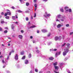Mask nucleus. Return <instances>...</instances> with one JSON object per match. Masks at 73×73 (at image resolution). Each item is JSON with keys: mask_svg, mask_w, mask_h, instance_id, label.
<instances>
[{"mask_svg": "<svg viewBox=\"0 0 73 73\" xmlns=\"http://www.w3.org/2000/svg\"><path fill=\"white\" fill-rule=\"evenodd\" d=\"M55 70H58V66H54Z\"/></svg>", "mask_w": 73, "mask_h": 73, "instance_id": "nucleus-1", "label": "nucleus"}, {"mask_svg": "<svg viewBox=\"0 0 73 73\" xmlns=\"http://www.w3.org/2000/svg\"><path fill=\"white\" fill-rule=\"evenodd\" d=\"M64 51L66 52H67V53H68V52H69V49H68V48H65L64 49Z\"/></svg>", "mask_w": 73, "mask_h": 73, "instance_id": "nucleus-2", "label": "nucleus"}, {"mask_svg": "<svg viewBox=\"0 0 73 73\" xmlns=\"http://www.w3.org/2000/svg\"><path fill=\"white\" fill-rule=\"evenodd\" d=\"M15 59L17 60H18V54H16L15 56Z\"/></svg>", "mask_w": 73, "mask_h": 73, "instance_id": "nucleus-3", "label": "nucleus"}, {"mask_svg": "<svg viewBox=\"0 0 73 73\" xmlns=\"http://www.w3.org/2000/svg\"><path fill=\"white\" fill-rule=\"evenodd\" d=\"M61 51H60L58 52H56V54L55 55L56 56H57L58 55H60V54H61Z\"/></svg>", "mask_w": 73, "mask_h": 73, "instance_id": "nucleus-4", "label": "nucleus"}, {"mask_svg": "<svg viewBox=\"0 0 73 73\" xmlns=\"http://www.w3.org/2000/svg\"><path fill=\"white\" fill-rule=\"evenodd\" d=\"M67 53L66 52H65V51H64L63 52V56H65L66 55V54H67Z\"/></svg>", "mask_w": 73, "mask_h": 73, "instance_id": "nucleus-5", "label": "nucleus"}, {"mask_svg": "<svg viewBox=\"0 0 73 73\" xmlns=\"http://www.w3.org/2000/svg\"><path fill=\"white\" fill-rule=\"evenodd\" d=\"M42 32H43V33H45V32H47V30L43 29L42 30Z\"/></svg>", "mask_w": 73, "mask_h": 73, "instance_id": "nucleus-6", "label": "nucleus"}, {"mask_svg": "<svg viewBox=\"0 0 73 73\" xmlns=\"http://www.w3.org/2000/svg\"><path fill=\"white\" fill-rule=\"evenodd\" d=\"M29 62V61H28V60H25V64H28Z\"/></svg>", "mask_w": 73, "mask_h": 73, "instance_id": "nucleus-7", "label": "nucleus"}, {"mask_svg": "<svg viewBox=\"0 0 73 73\" xmlns=\"http://www.w3.org/2000/svg\"><path fill=\"white\" fill-rule=\"evenodd\" d=\"M61 26H62V25H61L59 24L57 26V27L58 28H60Z\"/></svg>", "mask_w": 73, "mask_h": 73, "instance_id": "nucleus-8", "label": "nucleus"}, {"mask_svg": "<svg viewBox=\"0 0 73 73\" xmlns=\"http://www.w3.org/2000/svg\"><path fill=\"white\" fill-rule=\"evenodd\" d=\"M18 37L21 39H22L23 38V36L21 35H19L18 36Z\"/></svg>", "mask_w": 73, "mask_h": 73, "instance_id": "nucleus-9", "label": "nucleus"}, {"mask_svg": "<svg viewBox=\"0 0 73 73\" xmlns=\"http://www.w3.org/2000/svg\"><path fill=\"white\" fill-rule=\"evenodd\" d=\"M58 40V37L56 36L55 37V41H57Z\"/></svg>", "mask_w": 73, "mask_h": 73, "instance_id": "nucleus-10", "label": "nucleus"}, {"mask_svg": "<svg viewBox=\"0 0 73 73\" xmlns=\"http://www.w3.org/2000/svg\"><path fill=\"white\" fill-rule=\"evenodd\" d=\"M7 13L9 15H11V13L10 12L7 11Z\"/></svg>", "mask_w": 73, "mask_h": 73, "instance_id": "nucleus-11", "label": "nucleus"}, {"mask_svg": "<svg viewBox=\"0 0 73 73\" xmlns=\"http://www.w3.org/2000/svg\"><path fill=\"white\" fill-rule=\"evenodd\" d=\"M53 59H54V58H53V57L49 58V60H53Z\"/></svg>", "mask_w": 73, "mask_h": 73, "instance_id": "nucleus-12", "label": "nucleus"}, {"mask_svg": "<svg viewBox=\"0 0 73 73\" xmlns=\"http://www.w3.org/2000/svg\"><path fill=\"white\" fill-rule=\"evenodd\" d=\"M53 65L54 66H56V65H57V62H55V63H54L53 64Z\"/></svg>", "mask_w": 73, "mask_h": 73, "instance_id": "nucleus-13", "label": "nucleus"}, {"mask_svg": "<svg viewBox=\"0 0 73 73\" xmlns=\"http://www.w3.org/2000/svg\"><path fill=\"white\" fill-rule=\"evenodd\" d=\"M32 56V55H31V54L30 53L29 55V58H31V57Z\"/></svg>", "mask_w": 73, "mask_h": 73, "instance_id": "nucleus-14", "label": "nucleus"}, {"mask_svg": "<svg viewBox=\"0 0 73 73\" xmlns=\"http://www.w3.org/2000/svg\"><path fill=\"white\" fill-rule=\"evenodd\" d=\"M25 57H26V56L25 55L24 56H23L22 58V60H24V59H25Z\"/></svg>", "mask_w": 73, "mask_h": 73, "instance_id": "nucleus-15", "label": "nucleus"}, {"mask_svg": "<svg viewBox=\"0 0 73 73\" xmlns=\"http://www.w3.org/2000/svg\"><path fill=\"white\" fill-rule=\"evenodd\" d=\"M58 18H59V19H60L61 18V15L59 14L57 15Z\"/></svg>", "mask_w": 73, "mask_h": 73, "instance_id": "nucleus-16", "label": "nucleus"}, {"mask_svg": "<svg viewBox=\"0 0 73 73\" xmlns=\"http://www.w3.org/2000/svg\"><path fill=\"white\" fill-rule=\"evenodd\" d=\"M11 26H12L11 27V29H13L15 28V27L13 26V25H12Z\"/></svg>", "mask_w": 73, "mask_h": 73, "instance_id": "nucleus-17", "label": "nucleus"}, {"mask_svg": "<svg viewBox=\"0 0 73 73\" xmlns=\"http://www.w3.org/2000/svg\"><path fill=\"white\" fill-rule=\"evenodd\" d=\"M17 12H18L19 13H22V12H23V11L20 10H17Z\"/></svg>", "mask_w": 73, "mask_h": 73, "instance_id": "nucleus-18", "label": "nucleus"}, {"mask_svg": "<svg viewBox=\"0 0 73 73\" xmlns=\"http://www.w3.org/2000/svg\"><path fill=\"white\" fill-rule=\"evenodd\" d=\"M50 33H49L47 35V36L48 37H49V36H50Z\"/></svg>", "mask_w": 73, "mask_h": 73, "instance_id": "nucleus-19", "label": "nucleus"}, {"mask_svg": "<svg viewBox=\"0 0 73 73\" xmlns=\"http://www.w3.org/2000/svg\"><path fill=\"white\" fill-rule=\"evenodd\" d=\"M5 18L6 19H9V16H7L5 17Z\"/></svg>", "mask_w": 73, "mask_h": 73, "instance_id": "nucleus-20", "label": "nucleus"}, {"mask_svg": "<svg viewBox=\"0 0 73 73\" xmlns=\"http://www.w3.org/2000/svg\"><path fill=\"white\" fill-rule=\"evenodd\" d=\"M26 6H28V5H29V3H27L26 4Z\"/></svg>", "mask_w": 73, "mask_h": 73, "instance_id": "nucleus-21", "label": "nucleus"}, {"mask_svg": "<svg viewBox=\"0 0 73 73\" xmlns=\"http://www.w3.org/2000/svg\"><path fill=\"white\" fill-rule=\"evenodd\" d=\"M47 17H49L50 16V14H48L47 15Z\"/></svg>", "mask_w": 73, "mask_h": 73, "instance_id": "nucleus-22", "label": "nucleus"}, {"mask_svg": "<svg viewBox=\"0 0 73 73\" xmlns=\"http://www.w3.org/2000/svg\"><path fill=\"white\" fill-rule=\"evenodd\" d=\"M66 44V43H64L62 45V46L63 47V46H64Z\"/></svg>", "mask_w": 73, "mask_h": 73, "instance_id": "nucleus-23", "label": "nucleus"}, {"mask_svg": "<svg viewBox=\"0 0 73 73\" xmlns=\"http://www.w3.org/2000/svg\"><path fill=\"white\" fill-rule=\"evenodd\" d=\"M60 66H62L63 65V64L62 63H60Z\"/></svg>", "mask_w": 73, "mask_h": 73, "instance_id": "nucleus-24", "label": "nucleus"}, {"mask_svg": "<svg viewBox=\"0 0 73 73\" xmlns=\"http://www.w3.org/2000/svg\"><path fill=\"white\" fill-rule=\"evenodd\" d=\"M12 18L13 19V20H15V16H12Z\"/></svg>", "mask_w": 73, "mask_h": 73, "instance_id": "nucleus-25", "label": "nucleus"}, {"mask_svg": "<svg viewBox=\"0 0 73 73\" xmlns=\"http://www.w3.org/2000/svg\"><path fill=\"white\" fill-rule=\"evenodd\" d=\"M8 32V31L7 30H5L4 31V33H7Z\"/></svg>", "mask_w": 73, "mask_h": 73, "instance_id": "nucleus-26", "label": "nucleus"}, {"mask_svg": "<svg viewBox=\"0 0 73 73\" xmlns=\"http://www.w3.org/2000/svg\"><path fill=\"white\" fill-rule=\"evenodd\" d=\"M1 24H3L4 23V21H2L1 22Z\"/></svg>", "mask_w": 73, "mask_h": 73, "instance_id": "nucleus-27", "label": "nucleus"}, {"mask_svg": "<svg viewBox=\"0 0 73 73\" xmlns=\"http://www.w3.org/2000/svg\"><path fill=\"white\" fill-rule=\"evenodd\" d=\"M60 11H61V12H64V10L62 8H61L60 9Z\"/></svg>", "mask_w": 73, "mask_h": 73, "instance_id": "nucleus-28", "label": "nucleus"}, {"mask_svg": "<svg viewBox=\"0 0 73 73\" xmlns=\"http://www.w3.org/2000/svg\"><path fill=\"white\" fill-rule=\"evenodd\" d=\"M36 52H37V53H39L40 51H39V50H36Z\"/></svg>", "mask_w": 73, "mask_h": 73, "instance_id": "nucleus-29", "label": "nucleus"}, {"mask_svg": "<svg viewBox=\"0 0 73 73\" xmlns=\"http://www.w3.org/2000/svg\"><path fill=\"white\" fill-rule=\"evenodd\" d=\"M26 20L27 21H28V20H29V19H28V17H27L26 18Z\"/></svg>", "mask_w": 73, "mask_h": 73, "instance_id": "nucleus-30", "label": "nucleus"}, {"mask_svg": "<svg viewBox=\"0 0 73 73\" xmlns=\"http://www.w3.org/2000/svg\"><path fill=\"white\" fill-rule=\"evenodd\" d=\"M66 27H69V24H67L66 25Z\"/></svg>", "mask_w": 73, "mask_h": 73, "instance_id": "nucleus-31", "label": "nucleus"}, {"mask_svg": "<svg viewBox=\"0 0 73 73\" xmlns=\"http://www.w3.org/2000/svg\"><path fill=\"white\" fill-rule=\"evenodd\" d=\"M66 45H67V46H68V47L70 45V44L68 43V44H67Z\"/></svg>", "mask_w": 73, "mask_h": 73, "instance_id": "nucleus-32", "label": "nucleus"}, {"mask_svg": "<svg viewBox=\"0 0 73 73\" xmlns=\"http://www.w3.org/2000/svg\"><path fill=\"white\" fill-rule=\"evenodd\" d=\"M21 55H23L24 54V52H21Z\"/></svg>", "mask_w": 73, "mask_h": 73, "instance_id": "nucleus-33", "label": "nucleus"}, {"mask_svg": "<svg viewBox=\"0 0 73 73\" xmlns=\"http://www.w3.org/2000/svg\"><path fill=\"white\" fill-rule=\"evenodd\" d=\"M8 15V13H5V16H7Z\"/></svg>", "mask_w": 73, "mask_h": 73, "instance_id": "nucleus-34", "label": "nucleus"}, {"mask_svg": "<svg viewBox=\"0 0 73 73\" xmlns=\"http://www.w3.org/2000/svg\"><path fill=\"white\" fill-rule=\"evenodd\" d=\"M36 13H35L34 16V17H36Z\"/></svg>", "mask_w": 73, "mask_h": 73, "instance_id": "nucleus-35", "label": "nucleus"}, {"mask_svg": "<svg viewBox=\"0 0 73 73\" xmlns=\"http://www.w3.org/2000/svg\"><path fill=\"white\" fill-rule=\"evenodd\" d=\"M2 62L3 63H5V62L4 61V59H2Z\"/></svg>", "mask_w": 73, "mask_h": 73, "instance_id": "nucleus-36", "label": "nucleus"}, {"mask_svg": "<svg viewBox=\"0 0 73 73\" xmlns=\"http://www.w3.org/2000/svg\"><path fill=\"white\" fill-rule=\"evenodd\" d=\"M35 71L36 72H38V70L37 69H35Z\"/></svg>", "mask_w": 73, "mask_h": 73, "instance_id": "nucleus-37", "label": "nucleus"}, {"mask_svg": "<svg viewBox=\"0 0 73 73\" xmlns=\"http://www.w3.org/2000/svg\"><path fill=\"white\" fill-rule=\"evenodd\" d=\"M11 8H12V9H15V8L14 6H12L11 7Z\"/></svg>", "mask_w": 73, "mask_h": 73, "instance_id": "nucleus-38", "label": "nucleus"}, {"mask_svg": "<svg viewBox=\"0 0 73 73\" xmlns=\"http://www.w3.org/2000/svg\"><path fill=\"white\" fill-rule=\"evenodd\" d=\"M54 73H59V72H56V70H54Z\"/></svg>", "mask_w": 73, "mask_h": 73, "instance_id": "nucleus-39", "label": "nucleus"}, {"mask_svg": "<svg viewBox=\"0 0 73 73\" xmlns=\"http://www.w3.org/2000/svg\"><path fill=\"white\" fill-rule=\"evenodd\" d=\"M34 6H35V8H37V4H35L34 5Z\"/></svg>", "mask_w": 73, "mask_h": 73, "instance_id": "nucleus-40", "label": "nucleus"}, {"mask_svg": "<svg viewBox=\"0 0 73 73\" xmlns=\"http://www.w3.org/2000/svg\"><path fill=\"white\" fill-rule=\"evenodd\" d=\"M69 12H72V9H69Z\"/></svg>", "mask_w": 73, "mask_h": 73, "instance_id": "nucleus-41", "label": "nucleus"}, {"mask_svg": "<svg viewBox=\"0 0 73 73\" xmlns=\"http://www.w3.org/2000/svg\"><path fill=\"white\" fill-rule=\"evenodd\" d=\"M2 30H3V29L0 27V31H2Z\"/></svg>", "mask_w": 73, "mask_h": 73, "instance_id": "nucleus-42", "label": "nucleus"}, {"mask_svg": "<svg viewBox=\"0 0 73 73\" xmlns=\"http://www.w3.org/2000/svg\"><path fill=\"white\" fill-rule=\"evenodd\" d=\"M68 7H65V9H68Z\"/></svg>", "mask_w": 73, "mask_h": 73, "instance_id": "nucleus-43", "label": "nucleus"}, {"mask_svg": "<svg viewBox=\"0 0 73 73\" xmlns=\"http://www.w3.org/2000/svg\"><path fill=\"white\" fill-rule=\"evenodd\" d=\"M21 33H24V31H23V30H21Z\"/></svg>", "mask_w": 73, "mask_h": 73, "instance_id": "nucleus-44", "label": "nucleus"}, {"mask_svg": "<svg viewBox=\"0 0 73 73\" xmlns=\"http://www.w3.org/2000/svg\"><path fill=\"white\" fill-rule=\"evenodd\" d=\"M73 32H71L70 33V35H73Z\"/></svg>", "mask_w": 73, "mask_h": 73, "instance_id": "nucleus-45", "label": "nucleus"}, {"mask_svg": "<svg viewBox=\"0 0 73 73\" xmlns=\"http://www.w3.org/2000/svg\"><path fill=\"white\" fill-rule=\"evenodd\" d=\"M11 54H12V52H9V56H11Z\"/></svg>", "mask_w": 73, "mask_h": 73, "instance_id": "nucleus-46", "label": "nucleus"}, {"mask_svg": "<svg viewBox=\"0 0 73 73\" xmlns=\"http://www.w3.org/2000/svg\"><path fill=\"white\" fill-rule=\"evenodd\" d=\"M36 1H37L36 0H34V3H36Z\"/></svg>", "mask_w": 73, "mask_h": 73, "instance_id": "nucleus-47", "label": "nucleus"}, {"mask_svg": "<svg viewBox=\"0 0 73 73\" xmlns=\"http://www.w3.org/2000/svg\"><path fill=\"white\" fill-rule=\"evenodd\" d=\"M32 26L33 27V28H35V27H36V26H35V25L33 26Z\"/></svg>", "mask_w": 73, "mask_h": 73, "instance_id": "nucleus-48", "label": "nucleus"}, {"mask_svg": "<svg viewBox=\"0 0 73 73\" xmlns=\"http://www.w3.org/2000/svg\"><path fill=\"white\" fill-rule=\"evenodd\" d=\"M29 28L30 29H32V28H33V27L32 26L31 27H30Z\"/></svg>", "mask_w": 73, "mask_h": 73, "instance_id": "nucleus-49", "label": "nucleus"}, {"mask_svg": "<svg viewBox=\"0 0 73 73\" xmlns=\"http://www.w3.org/2000/svg\"><path fill=\"white\" fill-rule=\"evenodd\" d=\"M1 15H3L4 13H3V12H2L1 13Z\"/></svg>", "mask_w": 73, "mask_h": 73, "instance_id": "nucleus-50", "label": "nucleus"}, {"mask_svg": "<svg viewBox=\"0 0 73 73\" xmlns=\"http://www.w3.org/2000/svg\"><path fill=\"white\" fill-rule=\"evenodd\" d=\"M36 9H37V7H35V9L34 11H36Z\"/></svg>", "mask_w": 73, "mask_h": 73, "instance_id": "nucleus-51", "label": "nucleus"}, {"mask_svg": "<svg viewBox=\"0 0 73 73\" xmlns=\"http://www.w3.org/2000/svg\"><path fill=\"white\" fill-rule=\"evenodd\" d=\"M15 17H16V19H18V17H17V15H16L15 16Z\"/></svg>", "mask_w": 73, "mask_h": 73, "instance_id": "nucleus-52", "label": "nucleus"}, {"mask_svg": "<svg viewBox=\"0 0 73 73\" xmlns=\"http://www.w3.org/2000/svg\"><path fill=\"white\" fill-rule=\"evenodd\" d=\"M39 73H42V71H40L39 72Z\"/></svg>", "mask_w": 73, "mask_h": 73, "instance_id": "nucleus-53", "label": "nucleus"}, {"mask_svg": "<svg viewBox=\"0 0 73 73\" xmlns=\"http://www.w3.org/2000/svg\"><path fill=\"white\" fill-rule=\"evenodd\" d=\"M15 23V24H18V22H14Z\"/></svg>", "mask_w": 73, "mask_h": 73, "instance_id": "nucleus-54", "label": "nucleus"}, {"mask_svg": "<svg viewBox=\"0 0 73 73\" xmlns=\"http://www.w3.org/2000/svg\"><path fill=\"white\" fill-rule=\"evenodd\" d=\"M44 17H47V16H46V15H44Z\"/></svg>", "mask_w": 73, "mask_h": 73, "instance_id": "nucleus-55", "label": "nucleus"}, {"mask_svg": "<svg viewBox=\"0 0 73 73\" xmlns=\"http://www.w3.org/2000/svg\"><path fill=\"white\" fill-rule=\"evenodd\" d=\"M30 38H31V39H32V38H33V36H31Z\"/></svg>", "mask_w": 73, "mask_h": 73, "instance_id": "nucleus-56", "label": "nucleus"}, {"mask_svg": "<svg viewBox=\"0 0 73 73\" xmlns=\"http://www.w3.org/2000/svg\"><path fill=\"white\" fill-rule=\"evenodd\" d=\"M5 29H8V27H6L5 28Z\"/></svg>", "mask_w": 73, "mask_h": 73, "instance_id": "nucleus-57", "label": "nucleus"}, {"mask_svg": "<svg viewBox=\"0 0 73 73\" xmlns=\"http://www.w3.org/2000/svg\"><path fill=\"white\" fill-rule=\"evenodd\" d=\"M43 1H48V0H43Z\"/></svg>", "mask_w": 73, "mask_h": 73, "instance_id": "nucleus-58", "label": "nucleus"}, {"mask_svg": "<svg viewBox=\"0 0 73 73\" xmlns=\"http://www.w3.org/2000/svg\"><path fill=\"white\" fill-rule=\"evenodd\" d=\"M9 56H8L7 57V60H8V59H9Z\"/></svg>", "mask_w": 73, "mask_h": 73, "instance_id": "nucleus-59", "label": "nucleus"}, {"mask_svg": "<svg viewBox=\"0 0 73 73\" xmlns=\"http://www.w3.org/2000/svg\"><path fill=\"white\" fill-rule=\"evenodd\" d=\"M56 21H60L58 20V19H56Z\"/></svg>", "mask_w": 73, "mask_h": 73, "instance_id": "nucleus-60", "label": "nucleus"}, {"mask_svg": "<svg viewBox=\"0 0 73 73\" xmlns=\"http://www.w3.org/2000/svg\"><path fill=\"white\" fill-rule=\"evenodd\" d=\"M54 51H56V50H57V49H54Z\"/></svg>", "mask_w": 73, "mask_h": 73, "instance_id": "nucleus-61", "label": "nucleus"}, {"mask_svg": "<svg viewBox=\"0 0 73 73\" xmlns=\"http://www.w3.org/2000/svg\"><path fill=\"white\" fill-rule=\"evenodd\" d=\"M37 33H39V31L38 30V31H37Z\"/></svg>", "mask_w": 73, "mask_h": 73, "instance_id": "nucleus-62", "label": "nucleus"}, {"mask_svg": "<svg viewBox=\"0 0 73 73\" xmlns=\"http://www.w3.org/2000/svg\"><path fill=\"white\" fill-rule=\"evenodd\" d=\"M30 73H32V70L30 71Z\"/></svg>", "mask_w": 73, "mask_h": 73, "instance_id": "nucleus-63", "label": "nucleus"}, {"mask_svg": "<svg viewBox=\"0 0 73 73\" xmlns=\"http://www.w3.org/2000/svg\"><path fill=\"white\" fill-rule=\"evenodd\" d=\"M47 73H50V71H48V72H47Z\"/></svg>", "mask_w": 73, "mask_h": 73, "instance_id": "nucleus-64", "label": "nucleus"}]
</instances>
